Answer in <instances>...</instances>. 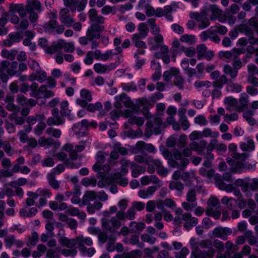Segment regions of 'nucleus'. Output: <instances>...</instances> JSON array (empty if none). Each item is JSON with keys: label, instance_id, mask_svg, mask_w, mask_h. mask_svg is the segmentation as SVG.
<instances>
[{"label": "nucleus", "instance_id": "f257e3e1", "mask_svg": "<svg viewBox=\"0 0 258 258\" xmlns=\"http://www.w3.org/2000/svg\"><path fill=\"white\" fill-rule=\"evenodd\" d=\"M85 148L84 145L75 146V148L73 144L70 143L66 144L62 148V150L69 153L70 158L72 160H81L83 159L84 155L78 154L79 153L83 151Z\"/></svg>", "mask_w": 258, "mask_h": 258}, {"label": "nucleus", "instance_id": "f03ea898", "mask_svg": "<svg viewBox=\"0 0 258 258\" xmlns=\"http://www.w3.org/2000/svg\"><path fill=\"white\" fill-rule=\"evenodd\" d=\"M9 20L12 24L15 25V29L18 31H23L27 29L29 26L26 14L20 16L13 15Z\"/></svg>", "mask_w": 258, "mask_h": 258}, {"label": "nucleus", "instance_id": "7ed1b4c3", "mask_svg": "<svg viewBox=\"0 0 258 258\" xmlns=\"http://www.w3.org/2000/svg\"><path fill=\"white\" fill-rule=\"evenodd\" d=\"M43 28L45 32L49 34H61L64 31V26L63 25H59L56 20L52 19L45 23Z\"/></svg>", "mask_w": 258, "mask_h": 258}, {"label": "nucleus", "instance_id": "20e7f679", "mask_svg": "<svg viewBox=\"0 0 258 258\" xmlns=\"http://www.w3.org/2000/svg\"><path fill=\"white\" fill-rule=\"evenodd\" d=\"M119 218H117L116 215L115 217L111 218L109 221L105 218L101 219V223L103 227L110 230L113 229L115 230L120 227L121 223Z\"/></svg>", "mask_w": 258, "mask_h": 258}, {"label": "nucleus", "instance_id": "39448f33", "mask_svg": "<svg viewBox=\"0 0 258 258\" xmlns=\"http://www.w3.org/2000/svg\"><path fill=\"white\" fill-rule=\"evenodd\" d=\"M231 167L232 170L235 172H241L246 171H253L255 168V164L251 165L250 167H246L244 164L248 162H229Z\"/></svg>", "mask_w": 258, "mask_h": 258}, {"label": "nucleus", "instance_id": "423d86ee", "mask_svg": "<svg viewBox=\"0 0 258 258\" xmlns=\"http://www.w3.org/2000/svg\"><path fill=\"white\" fill-rule=\"evenodd\" d=\"M190 17L200 22L198 25L200 29L207 28L210 24L209 19L205 17L203 13H192L190 14Z\"/></svg>", "mask_w": 258, "mask_h": 258}, {"label": "nucleus", "instance_id": "0eeeda50", "mask_svg": "<svg viewBox=\"0 0 258 258\" xmlns=\"http://www.w3.org/2000/svg\"><path fill=\"white\" fill-rule=\"evenodd\" d=\"M229 151L231 152V157L236 160L243 161L247 160L249 157V154L246 153L240 154L237 152V145L234 143H231L228 146Z\"/></svg>", "mask_w": 258, "mask_h": 258}, {"label": "nucleus", "instance_id": "6e6552de", "mask_svg": "<svg viewBox=\"0 0 258 258\" xmlns=\"http://www.w3.org/2000/svg\"><path fill=\"white\" fill-rule=\"evenodd\" d=\"M205 13L209 14L211 20L214 21L222 15V11L216 5H210L206 9Z\"/></svg>", "mask_w": 258, "mask_h": 258}, {"label": "nucleus", "instance_id": "1a4fd4ad", "mask_svg": "<svg viewBox=\"0 0 258 258\" xmlns=\"http://www.w3.org/2000/svg\"><path fill=\"white\" fill-rule=\"evenodd\" d=\"M19 16L24 15H26V13L24 8L21 4H11L10 7V10L8 13V18H10L13 15H17Z\"/></svg>", "mask_w": 258, "mask_h": 258}, {"label": "nucleus", "instance_id": "9d476101", "mask_svg": "<svg viewBox=\"0 0 258 258\" xmlns=\"http://www.w3.org/2000/svg\"><path fill=\"white\" fill-rule=\"evenodd\" d=\"M182 219L185 222L184 226L187 230L196 225L198 222V219L195 217H192L189 213L184 214L182 216Z\"/></svg>", "mask_w": 258, "mask_h": 258}, {"label": "nucleus", "instance_id": "9b49d317", "mask_svg": "<svg viewBox=\"0 0 258 258\" xmlns=\"http://www.w3.org/2000/svg\"><path fill=\"white\" fill-rule=\"evenodd\" d=\"M191 155V151L190 149L188 148H185L183 151V153L180 152L177 149H174L173 150V160H184L185 157L190 156Z\"/></svg>", "mask_w": 258, "mask_h": 258}, {"label": "nucleus", "instance_id": "f8f14e48", "mask_svg": "<svg viewBox=\"0 0 258 258\" xmlns=\"http://www.w3.org/2000/svg\"><path fill=\"white\" fill-rule=\"evenodd\" d=\"M38 143L41 147L49 148L53 145L55 149L60 147V143L58 142H55L52 138H45L44 137H41L38 140Z\"/></svg>", "mask_w": 258, "mask_h": 258}, {"label": "nucleus", "instance_id": "ddd939ff", "mask_svg": "<svg viewBox=\"0 0 258 258\" xmlns=\"http://www.w3.org/2000/svg\"><path fill=\"white\" fill-rule=\"evenodd\" d=\"M226 109L229 111H238V101L236 99L232 96L226 97L224 101Z\"/></svg>", "mask_w": 258, "mask_h": 258}, {"label": "nucleus", "instance_id": "4468645a", "mask_svg": "<svg viewBox=\"0 0 258 258\" xmlns=\"http://www.w3.org/2000/svg\"><path fill=\"white\" fill-rule=\"evenodd\" d=\"M210 166L211 162H204L203 167L199 171L200 173L202 176L207 177L209 179L212 178L213 177L216 179L214 171L210 169Z\"/></svg>", "mask_w": 258, "mask_h": 258}, {"label": "nucleus", "instance_id": "2eb2a0df", "mask_svg": "<svg viewBox=\"0 0 258 258\" xmlns=\"http://www.w3.org/2000/svg\"><path fill=\"white\" fill-rule=\"evenodd\" d=\"M135 210L132 207L130 208L125 213L123 211H119L117 212L116 216L122 220H124L126 219L133 220L135 218Z\"/></svg>", "mask_w": 258, "mask_h": 258}, {"label": "nucleus", "instance_id": "dca6fc26", "mask_svg": "<svg viewBox=\"0 0 258 258\" xmlns=\"http://www.w3.org/2000/svg\"><path fill=\"white\" fill-rule=\"evenodd\" d=\"M124 114L125 117H130L128 119V122L131 124H136L139 126H142L144 124V118L136 116H132V112L128 109L124 111Z\"/></svg>", "mask_w": 258, "mask_h": 258}, {"label": "nucleus", "instance_id": "f3484780", "mask_svg": "<svg viewBox=\"0 0 258 258\" xmlns=\"http://www.w3.org/2000/svg\"><path fill=\"white\" fill-rule=\"evenodd\" d=\"M86 35L88 37L89 41L99 38L100 36L99 26L95 24L92 25L87 30Z\"/></svg>", "mask_w": 258, "mask_h": 258}, {"label": "nucleus", "instance_id": "a211bd4d", "mask_svg": "<svg viewBox=\"0 0 258 258\" xmlns=\"http://www.w3.org/2000/svg\"><path fill=\"white\" fill-rule=\"evenodd\" d=\"M115 68L114 63H111L108 66L102 64L100 63H96L94 64V71L98 74H103L107 71H110Z\"/></svg>", "mask_w": 258, "mask_h": 258}, {"label": "nucleus", "instance_id": "6ab92c4d", "mask_svg": "<svg viewBox=\"0 0 258 258\" xmlns=\"http://www.w3.org/2000/svg\"><path fill=\"white\" fill-rule=\"evenodd\" d=\"M207 142L205 140H201L199 142L194 141L189 145L190 148L197 152L198 153H203L207 145Z\"/></svg>", "mask_w": 258, "mask_h": 258}, {"label": "nucleus", "instance_id": "aec40b11", "mask_svg": "<svg viewBox=\"0 0 258 258\" xmlns=\"http://www.w3.org/2000/svg\"><path fill=\"white\" fill-rule=\"evenodd\" d=\"M216 149L217 151L225 152L227 149L226 146L223 143L218 144L216 139L211 140L207 147L208 151H212Z\"/></svg>", "mask_w": 258, "mask_h": 258}, {"label": "nucleus", "instance_id": "412c9836", "mask_svg": "<svg viewBox=\"0 0 258 258\" xmlns=\"http://www.w3.org/2000/svg\"><path fill=\"white\" fill-rule=\"evenodd\" d=\"M88 14L91 21L97 24H103L104 23V18L101 15H98L95 9H91Z\"/></svg>", "mask_w": 258, "mask_h": 258}, {"label": "nucleus", "instance_id": "4be33fe9", "mask_svg": "<svg viewBox=\"0 0 258 258\" xmlns=\"http://www.w3.org/2000/svg\"><path fill=\"white\" fill-rule=\"evenodd\" d=\"M239 105H238V112H242L247 108L249 97L246 93H242L239 99Z\"/></svg>", "mask_w": 258, "mask_h": 258}, {"label": "nucleus", "instance_id": "5701e85b", "mask_svg": "<svg viewBox=\"0 0 258 258\" xmlns=\"http://www.w3.org/2000/svg\"><path fill=\"white\" fill-rule=\"evenodd\" d=\"M157 187L155 186L148 187L146 190H140L138 191V196L142 199L151 198L155 192Z\"/></svg>", "mask_w": 258, "mask_h": 258}, {"label": "nucleus", "instance_id": "b1692460", "mask_svg": "<svg viewBox=\"0 0 258 258\" xmlns=\"http://www.w3.org/2000/svg\"><path fill=\"white\" fill-rule=\"evenodd\" d=\"M258 189V180H254L249 185L243 184L242 185L241 189L243 192H246L247 197H250L251 194L249 193L250 190L255 191Z\"/></svg>", "mask_w": 258, "mask_h": 258}, {"label": "nucleus", "instance_id": "393cba45", "mask_svg": "<svg viewBox=\"0 0 258 258\" xmlns=\"http://www.w3.org/2000/svg\"><path fill=\"white\" fill-rule=\"evenodd\" d=\"M76 242L79 249L80 247H85V244L89 246L93 244V241L90 237H85L83 235L77 237L76 238Z\"/></svg>", "mask_w": 258, "mask_h": 258}, {"label": "nucleus", "instance_id": "a878e982", "mask_svg": "<svg viewBox=\"0 0 258 258\" xmlns=\"http://www.w3.org/2000/svg\"><path fill=\"white\" fill-rule=\"evenodd\" d=\"M247 142L241 143L240 145V148L243 151L250 152L254 150L255 145L253 140L247 138Z\"/></svg>", "mask_w": 258, "mask_h": 258}, {"label": "nucleus", "instance_id": "bb28decb", "mask_svg": "<svg viewBox=\"0 0 258 258\" xmlns=\"http://www.w3.org/2000/svg\"><path fill=\"white\" fill-rule=\"evenodd\" d=\"M63 39L58 40L55 44L47 48V52L50 54L60 52L63 48Z\"/></svg>", "mask_w": 258, "mask_h": 258}, {"label": "nucleus", "instance_id": "cd10ccee", "mask_svg": "<svg viewBox=\"0 0 258 258\" xmlns=\"http://www.w3.org/2000/svg\"><path fill=\"white\" fill-rule=\"evenodd\" d=\"M136 146V148L139 150L146 151L150 153H154L155 151V148L152 144H146L143 141L138 142L137 143Z\"/></svg>", "mask_w": 258, "mask_h": 258}, {"label": "nucleus", "instance_id": "c85d7f7f", "mask_svg": "<svg viewBox=\"0 0 258 258\" xmlns=\"http://www.w3.org/2000/svg\"><path fill=\"white\" fill-rule=\"evenodd\" d=\"M58 242L61 245L69 248L73 247L77 244L76 239H69L64 236H61L58 239Z\"/></svg>", "mask_w": 258, "mask_h": 258}, {"label": "nucleus", "instance_id": "c756f323", "mask_svg": "<svg viewBox=\"0 0 258 258\" xmlns=\"http://www.w3.org/2000/svg\"><path fill=\"white\" fill-rule=\"evenodd\" d=\"M41 8V4L38 0H27L26 9L27 11L34 10L39 11Z\"/></svg>", "mask_w": 258, "mask_h": 258}, {"label": "nucleus", "instance_id": "7c9ffc66", "mask_svg": "<svg viewBox=\"0 0 258 258\" xmlns=\"http://www.w3.org/2000/svg\"><path fill=\"white\" fill-rule=\"evenodd\" d=\"M212 85V83L207 80H197L194 83L195 87L199 91H202L204 89L209 88Z\"/></svg>", "mask_w": 258, "mask_h": 258}, {"label": "nucleus", "instance_id": "2f4dec72", "mask_svg": "<svg viewBox=\"0 0 258 258\" xmlns=\"http://www.w3.org/2000/svg\"><path fill=\"white\" fill-rule=\"evenodd\" d=\"M118 99L126 107L132 109L135 108V105L130 98L124 93H122L118 96Z\"/></svg>", "mask_w": 258, "mask_h": 258}, {"label": "nucleus", "instance_id": "473e14b6", "mask_svg": "<svg viewBox=\"0 0 258 258\" xmlns=\"http://www.w3.org/2000/svg\"><path fill=\"white\" fill-rule=\"evenodd\" d=\"M223 72L225 75L230 77L231 80L235 79L238 75V71L229 64L224 66Z\"/></svg>", "mask_w": 258, "mask_h": 258}, {"label": "nucleus", "instance_id": "72a5a7b5", "mask_svg": "<svg viewBox=\"0 0 258 258\" xmlns=\"http://www.w3.org/2000/svg\"><path fill=\"white\" fill-rule=\"evenodd\" d=\"M37 210L35 208H31L27 210L26 209H21L20 211V215L23 218L32 217L37 213Z\"/></svg>", "mask_w": 258, "mask_h": 258}, {"label": "nucleus", "instance_id": "f704fd0d", "mask_svg": "<svg viewBox=\"0 0 258 258\" xmlns=\"http://www.w3.org/2000/svg\"><path fill=\"white\" fill-rule=\"evenodd\" d=\"M18 53V51L15 49L8 50L7 49H3L1 52V56L6 58H8L11 60H13L15 58V56Z\"/></svg>", "mask_w": 258, "mask_h": 258}, {"label": "nucleus", "instance_id": "c9c22d12", "mask_svg": "<svg viewBox=\"0 0 258 258\" xmlns=\"http://www.w3.org/2000/svg\"><path fill=\"white\" fill-rule=\"evenodd\" d=\"M159 179L155 175L145 176L141 178V183L143 185H147L150 183H157Z\"/></svg>", "mask_w": 258, "mask_h": 258}, {"label": "nucleus", "instance_id": "e433bc0d", "mask_svg": "<svg viewBox=\"0 0 258 258\" xmlns=\"http://www.w3.org/2000/svg\"><path fill=\"white\" fill-rule=\"evenodd\" d=\"M143 37H140L137 34H134L132 37V42L135 46L138 48H146L147 47L145 42L142 40Z\"/></svg>", "mask_w": 258, "mask_h": 258}, {"label": "nucleus", "instance_id": "4c0bfd02", "mask_svg": "<svg viewBox=\"0 0 258 258\" xmlns=\"http://www.w3.org/2000/svg\"><path fill=\"white\" fill-rule=\"evenodd\" d=\"M179 73V70L175 68H171L169 70L165 71L163 75L165 81H169L174 76L177 75Z\"/></svg>", "mask_w": 258, "mask_h": 258}, {"label": "nucleus", "instance_id": "58836bf2", "mask_svg": "<svg viewBox=\"0 0 258 258\" xmlns=\"http://www.w3.org/2000/svg\"><path fill=\"white\" fill-rule=\"evenodd\" d=\"M65 119L61 116L50 117L47 120V123L48 125H60L64 123Z\"/></svg>", "mask_w": 258, "mask_h": 258}, {"label": "nucleus", "instance_id": "ea45409f", "mask_svg": "<svg viewBox=\"0 0 258 258\" xmlns=\"http://www.w3.org/2000/svg\"><path fill=\"white\" fill-rule=\"evenodd\" d=\"M226 233H230V230L223 228H215L213 230V234L216 237L221 238L223 239H226V237L224 235Z\"/></svg>", "mask_w": 258, "mask_h": 258}, {"label": "nucleus", "instance_id": "a19ab883", "mask_svg": "<svg viewBox=\"0 0 258 258\" xmlns=\"http://www.w3.org/2000/svg\"><path fill=\"white\" fill-rule=\"evenodd\" d=\"M180 41L189 45H192L196 42V38L194 35L183 34L180 37Z\"/></svg>", "mask_w": 258, "mask_h": 258}, {"label": "nucleus", "instance_id": "79ce46f5", "mask_svg": "<svg viewBox=\"0 0 258 258\" xmlns=\"http://www.w3.org/2000/svg\"><path fill=\"white\" fill-rule=\"evenodd\" d=\"M231 82V79H227L225 75H221L219 76V79L214 82L213 85L216 88L221 89L223 87L224 84Z\"/></svg>", "mask_w": 258, "mask_h": 258}, {"label": "nucleus", "instance_id": "37998d69", "mask_svg": "<svg viewBox=\"0 0 258 258\" xmlns=\"http://www.w3.org/2000/svg\"><path fill=\"white\" fill-rule=\"evenodd\" d=\"M138 33H136L140 37L146 38L149 32V28L145 23H140L138 27Z\"/></svg>", "mask_w": 258, "mask_h": 258}, {"label": "nucleus", "instance_id": "c03bdc74", "mask_svg": "<svg viewBox=\"0 0 258 258\" xmlns=\"http://www.w3.org/2000/svg\"><path fill=\"white\" fill-rule=\"evenodd\" d=\"M163 205L166 206L169 208L171 209H174L176 207V204L175 202L171 199H166L164 201H159V203H158V206L159 207H161V208L162 207Z\"/></svg>", "mask_w": 258, "mask_h": 258}, {"label": "nucleus", "instance_id": "a18cd8bd", "mask_svg": "<svg viewBox=\"0 0 258 258\" xmlns=\"http://www.w3.org/2000/svg\"><path fill=\"white\" fill-rule=\"evenodd\" d=\"M96 198V192L94 191H88L83 196V201L85 204H87L94 201Z\"/></svg>", "mask_w": 258, "mask_h": 258}, {"label": "nucleus", "instance_id": "49530a36", "mask_svg": "<svg viewBox=\"0 0 258 258\" xmlns=\"http://www.w3.org/2000/svg\"><path fill=\"white\" fill-rule=\"evenodd\" d=\"M189 243L192 248L196 249L199 248V246L201 247H205L207 242L205 240H202L199 243L196 238L192 237L189 240Z\"/></svg>", "mask_w": 258, "mask_h": 258}, {"label": "nucleus", "instance_id": "de8ad7c7", "mask_svg": "<svg viewBox=\"0 0 258 258\" xmlns=\"http://www.w3.org/2000/svg\"><path fill=\"white\" fill-rule=\"evenodd\" d=\"M38 234L36 232L32 233L31 236L28 238L27 241V245L29 247L34 246L38 242Z\"/></svg>", "mask_w": 258, "mask_h": 258}, {"label": "nucleus", "instance_id": "09e8293b", "mask_svg": "<svg viewBox=\"0 0 258 258\" xmlns=\"http://www.w3.org/2000/svg\"><path fill=\"white\" fill-rule=\"evenodd\" d=\"M103 204L99 202H95L92 205H89L87 207V211L89 214H94L96 210L101 209Z\"/></svg>", "mask_w": 258, "mask_h": 258}, {"label": "nucleus", "instance_id": "8fccbe9b", "mask_svg": "<svg viewBox=\"0 0 258 258\" xmlns=\"http://www.w3.org/2000/svg\"><path fill=\"white\" fill-rule=\"evenodd\" d=\"M132 175L134 177H138L140 174L143 173L145 171V168L137 165H133L132 167Z\"/></svg>", "mask_w": 258, "mask_h": 258}, {"label": "nucleus", "instance_id": "3c124183", "mask_svg": "<svg viewBox=\"0 0 258 258\" xmlns=\"http://www.w3.org/2000/svg\"><path fill=\"white\" fill-rule=\"evenodd\" d=\"M60 114L63 116H68L71 113L69 109V103L67 101H63L60 103Z\"/></svg>", "mask_w": 258, "mask_h": 258}, {"label": "nucleus", "instance_id": "603ef678", "mask_svg": "<svg viewBox=\"0 0 258 258\" xmlns=\"http://www.w3.org/2000/svg\"><path fill=\"white\" fill-rule=\"evenodd\" d=\"M115 181L122 186H125L128 184V180L125 177H122L120 173L117 172L114 174Z\"/></svg>", "mask_w": 258, "mask_h": 258}, {"label": "nucleus", "instance_id": "864d4df0", "mask_svg": "<svg viewBox=\"0 0 258 258\" xmlns=\"http://www.w3.org/2000/svg\"><path fill=\"white\" fill-rule=\"evenodd\" d=\"M30 171V170L28 167L25 166H22L20 163L16 164L13 167V172H21L23 174H27Z\"/></svg>", "mask_w": 258, "mask_h": 258}, {"label": "nucleus", "instance_id": "5fc2aeb1", "mask_svg": "<svg viewBox=\"0 0 258 258\" xmlns=\"http://www.w3.org/2000/svg\"><path fill=\"white\" fill-rule=\"evenodd\" d=\"M202 136L205 138H216L219 137V133L218 132H212L210 128H205L202 132Z\"/></svg>", "mask_w": 258, "mask_h": 258}, {"label": "nucleus", "instance_id": "6e6d98bb", "mask_svg": "<svg viewBox=\"0 0 258 258\" xmlns=\"http://www.w3.org/2000/svg\"><path fill=\"white\" fill-rule=\"evenodd\" d=\"M194 122L196 124L201 126L207 125L208 123V120L204 115H199L194 118Z\"/></svg>", "mask_w": 258, "mask_h": 258}, {"label": "nucleus", "instance_id": "4d7b16f0", "mask_svg": "<svg viewBox=\"0 0 258 258\" xmlns=\"http://www.w3.org/2000/svg\"><path fill=\"white\" fill-rule=\"evenodd\" d=\"M80 96L81 98L86 100L88 102H91L92 100V93L88 89H82L80 91Z\"/></svg>", "mask_w": 258, "mask_h": 258}, {"label": "nucleus", "instance_id": "13d9d810", "mask_svg": "<svg viewBox=\"0 0 258 258\" xmlns=\"http://www.w3.org/2000/svg\"><path fill=\"white\" fill-rule=\"evenodd\" d=\"M215 29V28H211V27L207 31L203 32L200 35L202 40L205 41L208 38H210L211 35H214Z\"/></svg>", "mask_w": 258, "mask_h": 258}, {"label": "nucleus", "instance_id": "bf43d9fd", "mask_svg": "<svg viewBox=\"0 0 258 258\" xmlns=\"http://www.w3.org/2000/svg\"><path fill=\"white\" fill-rule=\"evenodd\" d=\"M80 251L83 255L88 256L89 257L92 256L96 252L94 248L90 247L86 248V247H80Z\"/></svg>", "mask_w": 258, "mask_h": 258}, {"label": "nucleus", "instance_id": "052dcab7", "mask_svg": "<svg viewBox=\"0 0 258 258\" xmlns=\"http://www.w3.org/2000/svg\"><path fill=\"white\" fill-rule=\"evenodd\" d=\"M131 230L133 232H137L142 230L145 227V225L142 222L137 223L132 222L131 224Z\"/></svg>", "mask_w": 258, "mask_h": 258}, {"label": "nucleus", "instance_id": "680f3d73", "mask_svg": "<svg viewBox=\"0 0 258 258\" xmlns=\"http://www.w3.org/2000/svg\"><path fill=\"white\" fill-rule=\"evenodd\" d=\"M46 133L55 138H59L61 135V132L60 130L54 128L53 127L48 128L46 130Z\"/></svg>", "mask_w": 258, "mask_h": 258}, {"label": "nucleus", "instance_id": "e2e57ef3", "mask_svg": "<svg viewBox=\"0 0 258 258\" xmlns=\"http://www.w3.org/2000/svg\"><path fill=\"white\" fill-rule=\"evenodd\" d=\"M59 249H49L46 252L47 258H60Z\"/></svg>", "mask_w": 258, "mask_h": 258}, {"label": "nucleus", "instance_id": "0e129e2a", "mask_svg": "<svg viewBox=\"0 0 258 258\" xmlns=\"http://www.w3.org/2000/svg\"><path fill=\"white\" fill-rule=\"evenodd\" d=\"M228 91L232 92L239 93L242 90V87L237 83H231L227 86Z\"/></svg>", "mask_w": 258, "mask_h": 258}, {"label": "nucleus", "instance_id": "69168bd1", "mask_svg": "<svg viewBox=\"0 0 258 258\" xmlns=\"http://www.w3.org/2000/svg\"><path fill=\"white\" fill-rule=\"evenodd\" d=\"M47 179L49 184L54 189H58L59 187V184L53 175L51 174H49L47 175Z\"/></svg>", "mask_w": 258, "mask_h": 258}, {"label": "nucleus", "instance_id": "338daca9", "mask_svg": "<svg viewBox=\"0 0 258 258\" xmlns=\"http://www.w3.org/2000/svg\"><path fill=\"white\" fill-rule=\"evenodd\" d=\"M184 186L182 183L178 181H171L169 185L170 189H176L178 191H181L183 189Z\"/></svg>", "mask_w": 258, "mask_h": 258}, {"label": "nucleus", "instance_id": "774afa93", "mask_svg": "<svg viewBox=\"0 0 258 258\" xmlns=\"http://www.w3.org/2000/svg\"><path fill=\"white\" fill-rule=\"evenodd\" d=\"M60 22L68 27L72 26L74 22V19L69 15L62 18H59Z\"/></svg>", "mask_w": 258, "mask_h": 258}]
</instances>
